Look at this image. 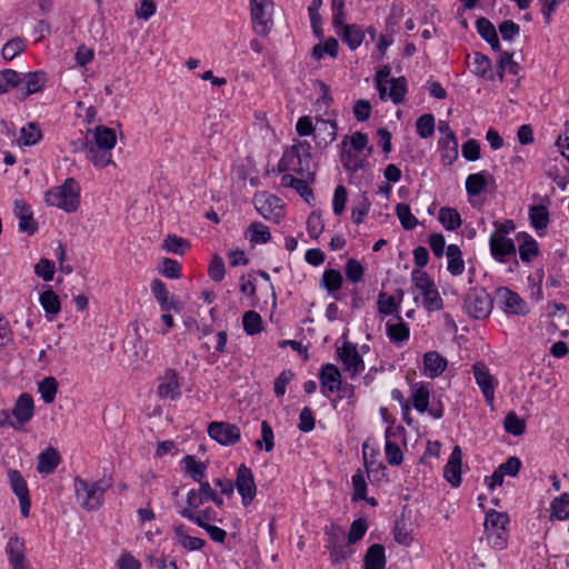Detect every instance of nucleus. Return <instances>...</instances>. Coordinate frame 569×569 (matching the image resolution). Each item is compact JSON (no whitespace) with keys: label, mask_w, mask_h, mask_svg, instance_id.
I'll return each instance as SVG.
<instances>
[{"label":"nucleus","mask_w":569,"mask_h":569,"mask_svg":"<svg viewBox=\"0 0 569 569\" xmlns=\"http://www.w3.org/2000/svg\"><path fill=\"white\" fill-rule=\"evenodd\" d=\"M311 144L308 141H299L283 152L278 162V171H292L312 182L315 172L311 171Z\"/></svg>","instance_id":"nucleus-1"},{"label":"nucleus","mask_w":569,"mask_h":569,"mask_svg":"<svg viewBox=\"0 0 569 569\" xmlns=\"http://www.w3.org/2000/svg\"><path fill=\"white\" fill-rule=\"evenodd\" d=\"M111 485V480L106 478L88 481L81 477H76L73 488L78 505L87 511L100 509L103 505L104 493Z\"/></svg>","instance_id":"nucleus-2"},{"label":"nucleus","mask_w":569,"mask_h":569,"mask_svg":"<svg viewBox=\"0 0 569 569\" xmlns=\"http://www.w3.org/2000/svg\"><path fill=\"white\" fill-rule=\"evenodd\" d=\"M46 202L56 206L66 212H73L80 203V186L73 178H67L64 182L46 193Z\"/></svg>","instance_id":"nucleus-3"},{"label":"nucleus","mask_w":569,"mask_h":569,"mask_svg":"<svg viewBox=\"0 0 569 569\" xmlns=\"http://www.w3.org/2000/svg\"><path fill=\"white\" fill-rule=\"evenodd\" d=\"M509 516L506 512L489 510L485 517V535L490 547L496 550H503L508 545Z\"/></svg>","instance_id":"nucleus-4"},{"label":"nucleus","mask_w":569,"mask_h":569,"mask_svg":"<svg viewBox=\"0 0 569 569\" xmlns=\"http://www.w3.org/2000/svg\"><path fill=\"white\" fill-rule=\"evenodd\" d=\"M492 307L493 301L483 288H470L463 300L465 312L477 320L489 317Z\"/></svg>","instance_id":"nucleus-5"},{"label":"nucleus","mask_w":569,"mask_h":569,"mask_svg":"<svg viewBox=\"0 0 569 569\" xmlns=\"http://www.w3.org/2000/svg\"><path fill=\"white\" fill-rule=\"evenodd\" d=\"M272 0H250L253 30L259 36H267L272 28Z\"/></svg>","instance_id":"nucleus-6"},{"label":"nucleus","mask_w":569,"mask_h":569,"mask_svg":"<svg viewBox=\"0 0 569 569\" xmlns=\"http://www.w3.org/2000/svg\"><path fill=\"white\" fill-rule=\"evenodd\" d=\"M472 373L476 383L481 390L486 403L490 407L493 406L495 390L498 386V380L490 373L488 366L482 361H477L472 366Z\"/></svg>","instance_id":"nucleus-7"},{"label":"nucleus","mask_w":569,"mask_h":569,"mask_svg":"<svg viewBox=\"0 0 569 569\" xmlns=\"http://www.w3.org/2000/svg\"><path fill=\"white\" fill-rule=\"evenodd\" d=\"M234 488L241 497V502L248 507L256 498L257 485L252 470L244 463H241L237 469Z\"/></svg>","instance_id":"nucleus-8"},{"label":"nucleus","mask_w":569,"mask_h":569,"mask_svg":"<svg viewBox=\"0 0 569 569\" xmlns=\"http://www.w3.org/2000/svg\"><path fill=\"white\" fill-rule=\"evenodd\" d=\"M337 356L342 362L343 369L350 372L351 378H355L365 370V362L358 352L357 345L345 341L341 347L337 348Z\"/></svg>","instance_id":"nucleus-9"},{"label":"nucleus","mask_w":569,"mask_h":569,"mask_svg":"<svg viewBox=\"0 0 569 569\" xmlns=\"http://www.w3.org/2000/svg\"><path fill=\"white\" fill-rule=\"evenodd\" d=\"M497 299L501 309L508 315L526 316L529 312L527 302L507 287L497 289Z\"/></svg>","instance_id":"nucleus-10"},{"label":"nucleus","mask_w":569,"mask_h":569,"mask_svg":"<svg viewBox=\"0 0 569 569\" xmlns=\"http://www.w3.org/2000/svg\"><path fill=\"white\" fill-rule=\"evenodd\" d=\"M208 435L222 446L236 445L241 438L240 428L224 421H213L208 426Z\"/></svg>","instance_id":"nucleus-11"},{"label":"nucleus","mask_w":569,"mask_h":569,"mask_svg":"<svg viewBox=\"0 0 569 569\" xmlns=\"http://www.w3.org/2000/svg\"><path fill=\"white\" fill-rule=\"evenodd\" d=\"M490 253L500 263H506L509 258H516V244L511 238L498 233H491L489 238Z\"/></svg>","instance_id":"nucleus-12"},{"label":"nucleus","mask_w":569,"mask_h":569,"mask_svg":"<svg viewBox=\"0 0 569 569\" xmlns=\"http://www.w3.org/2000/svg\"><path fill=\"white\" fill-rule=\"evenodd\" d=\"M47 83L46 72L42 70L21 74V83L18 87L17 98L24 100L33 93L41 92Z\"/></svg>","instance_id":"nucleus-13"},{"label":"nucleus","mask_w":569,"mask_h":569,"mask_svg":"<svg viewBox=\"0 0 569 569\" xmlns=\"http://www.w3.org/2000/svg\"><path fill=\"white\" fill-rule=\"evenodd\" d=\"M8 478L12 491L19 499L21 515L27 518L31 508V500L27 482L21 473L16 469H10L8 471Z\"/></svg>","instance_id":"nucleus-14"},{"label":"nucleus","mask_w":569,"mask_h":569,"mask_svg":"<svg viewBox=\"0 0 569 569\" xmlns=\"http://www.w3.org/2000/svg\"><path fill=\"white\" fill-rule=\"evenodd\" d=\"M13 212L19 219V231L26 232L29 236L38 231V223L34 221L32 210L26 201L16 199L13 201Z\"/></svg>","instance_id":"nucleus-15"},{"label":"nucleus","mask_w":569,"mask_h":569,"mask_svg":"<svg viewBox=\"0 0 569 569\" xmlns=\"http://www.w3.org/2000/svg\"><path fill=\"white\" fill-rule=\"evenodd\" d=\"M157 393L161 399L176 400L181 396L178 373L173 369H167L160 378Z\"/></svg>","instance_id":"nucleus-16"},{"label":"nucleus","mask_w":569,"mask_h":569,"mask_svg":"<svg viewBox=\"0 0 569 569\" xmlns=\"http://www.w3.org/2000/svg\"><path fill=\"white\" fill-rule=\"evenodd\" d=\"M319 379L321 392L327 397L341 388V373L338 367L332 363H326L321 367Z\"/></svg>","instance_id":"nucleus-17"},{"label":"nucleus","mask_w":569,"mask_h":569,"mask_svg":"<svg viewBox=\"0 0 569 569\" xmlns=\"http://www.w3.org/2000/svg\"><path fill=\"white\" fill-rule=\"evenodd\" d=\"M24 540L18 536L9 538L6 546L8 561L12 569H27Z\"/></svg>","instance_id":"nucleus-18"},{"label":"nucleus","mask_w":569,"mask_h":569,"mask_svg":"<svg viewBox=\"0 0 569 569\" xmlns=\"http://www.w3.org/2000/svg\"><path fill=\"white\" fill-rule=\"evenodd\" d=\"M338 126L335 119H316L315 140L317 146L327 147L337 138Z\"/></svg>","instance_id":"nucleus-19"},{"label":"nucleus","mask_w":569,"mask_h":569,"mask_svg":"<svg viewBox=\"0 0 569 569\" xmlns=\"http://www.w3.org/2000/svg\"><path fill=\"white\" fill-rule=\"evenodd\" d=\"M461 461L462 451L459 446H456L443 468L446 480L455 488L461 485Z\"/></svg>","instance_id":"nucleus-20"},{"label":"nucleus","mask_w":569,"mask_h":569,"mask_svg":"<svg viewBox=\"0 0 569 569\" xmlns=\"http://www.w3.org/2000/svg\"><path fill=\"white\" fill-rule=\"evenodd\" d=\"M151 292L156 298L157 302L160 306V309L163 312H169L171 310L178 311V303L174 297H170L169 291L166 287V283L160 279H154L151 282Z\"/></svg>","instance_id":"nucleus-21"},{"label":"nucleus","mask_w":569,"mask_h":569,"mask_svg":"<svg viewBox=\"0 0 569 569\" xmlns=\"http://www.w3.org/2000/svg\"><path fill=\"white\" fill-rule=\"evenodd\" d=\"M12 415L21 426L30 421L34 415L32 396L27 392L21 393L12 409Z\"/></svg>","instance_id":"nucleus-22"},{"label":"nucleus","mask_w":569,"mask_h":569,"mask_svg":"<svg viewBox=\"0 0 569 569\" xmlns=\"http://www.w3.org/2000/svg\"><path fill=\"white\" fill-rule=\"evenodd\" d=\"M81 150L87 152V158L97 168H106L112 162V153L109 149L91 146V141H81Z\"/></svg>","instance_id":"nucleus-23"},{"label":"nucleus","mask_w":569,"mask_h":569,"mask_svg":"<svg viewBox=\"0 0 569 569\" xmlns=\"http://www.w3.org/2000/svg\"><path fill=\"white\" fill-rule=\"evenodd\" d=\"M337 34L340 37L341 41L348 46L351 51L357 50L365 40L366 31L363 28L356 23H349L343 27V29L339 30Z\"/></svg>","instance_id":"nucleus-24"},{"label":"nucleus","mask_w":569,"mask_h":569,"mask_svg":"<svg viewBox=\"0 0 569 569\" xmlns=\"http://www.w3.org/2000/svg\"><path fill=\"white\" fill-rule=\"evenodd\" d=\"M254 206L257 211L264 219L270 220L273 217L278 218L280 216V199L276 196H262L260 198H256Z\"/></svg>","instance_id":"nucleus-25"},{"label":"nucleus","mask_w":569,"mask_h":569,"mask_svg":"<svg viewBox=\"0 0 569 569\" xmlns=\"http://www.w3.org/2000/svg\"><path fill=\"white\" fill-rule=\"evenodd\" d=\"M39 302L44 310L46 318L49 321H52L61 310L60 298L49 286L46 287L43 292H41Z\"/></svg>","instance_id":"nucleus-26"},{"label":"nucleus","mask_w":569,"mask_h":569,"mask_svg":"<svg viewBox=\"0 0 569 569\" xmlns=\"http://www.w3.org/2000/svg\"><path fill=\"white\" fill-rule=\"evenodd\" d=\"M387 563L385 547L380 543L371 545L363 558L365 569H385Z\"/></svg>","instance_id":"nucleus-27"},{"label":"nucleus","mask_w":569,"mask_h":569,"mask_svg":"<svg viewBox=\"0 0 569 569\" xmlns=\"http://www.w3.org/2000/svg\"><path fill=\"white\" fill-rule=\"evenodd\" d=\"M447 359L437 351H428L423 355L425 372L430 378H437L447 368Z\"/></svg>","instance_id":"nucleus-28"},{"label":"nucleus","mask_w":569,"mask_h":569,"mask_svg":"<svg viewBox=\"0 0 569 569\" xmlns=\"http://www.w3.org/2000/svg\"><path fill=\"white\" fill-rule=\"evenodd\" d=\"M61 461L60 453L57 449L49 447L38 457L37 470L40 473H52Z\"/></svg>","instance_id":"nucleus-29"},{"label":"nucleus","mask_w":569,"mask_h":569,"mask_svg":"<svg viewBox=\"0 0 569 569\" xmlns=\"http://www.w3.org/2000/svg\"><path fill=\"white\" fill-rule=\"evenodd\" d=\"M517 239L521 241L519 244L520 259L526 263L531 262V260L539 254L538 242L532 236L526 232L518 233Z\"/></svg>","instance_id":"nucleus-30"},{"label":"nucleus","mask_w":569,"mask_h":569,"mask_svg":"<svg viewBox=\"0 0 569 569\" xmlns=\"http://www.w3.org/2000/svg\"><path fill=\"white\" fill-rule=\"evenodd\" d=\"M398 322L391 323L390 321L386 325L387 336L391 342L396 345H402L410 338L409 326L403 322L401 316L396 317Z\"/></svg>","instance_id":"nucleus-31"},{"label":"nucleus","mask_w":569,"mask_h":569,"mask_svg":"<svg viewBox=\"0 0 569 569\" xmlns=\"http://www.w3.org/2000/svg\"><path fill=\"white\" fill-rule=\"evenodd\" d=\"M357 152L358 151L348 149L347 147H341L340 161L343 168L351 173L358 172L367 164V159L359 157Z\"/></svg>","instance_id":"nucleus-32"},{"label":"nucleus","mask_w":569,"mask_h":569,"mask_svg":"<svg viewBox=\"0 0 569 569\" xmlns=\"http://www.w3.org/2000/svg\"><path fill=\"white\" fill-rule=\"evenodd\" d=\"M366 448H367V445H363L362 450H363L365 468H366L369 481L372 485H375V483L378 485L382 481H387L388 479H387L386 466L380 462L378 463L375 460H369L367 458Z\"/></svg>","instance_id":"nucleus-33"},{"label":"nucleus","mask_w":569,"mask_h":569,"mask_svg":"<svg viewBox=\"0 0 569 569\" xmlns=\"http://www.w3.org/2000/svg\"><path fill=\"white\" fill-rule=\"evenodd\" d=\"M488 178L492 179L488 171H480L469 174L466 179L467 193L471 197L479 196L487 188Z\"/></svg>","instance_id":"nucleus-34"},{"label":"nucleus","mask_w":569,"mask_h":569,"mask_svg":"<svg viewBox=\"0 0 569 569\" xmlns=\"http://www.w3.org/2000/svg\"><path fill=\"white\" fill-rule=\"evenodd\" d=\"M180 515L202 529L203 526H210L209 521L218 520L217 512L211 507L201 510L199 513H194L189 508H184L180 511Z\"/></svg>","instance_id":"nucleus-35"},{"label":"nucleus","mask_w":569,"mask_h":569,"mask_svg":"<svg viewBox=\"0 0 569 569\" xmlns=\"http://www.w3.org/2000/svg\"><path fill=\"white\" fill-rule=\"evenodd\" d=\"M246 238H248L252 244H262L271 239V233L266 224L254 221L247 228Z\"/></svg>","instance_id":"nucleus-36"},{"label":"nucleus","mask_w":569,"mask_h":569,"mask_svg":"<svg viewBox=\"0 0 569 569\" xmlns=\"http://www.w3.org/2000/svg\"><path fill=\"white\" fill-rule=\"evenodd\" d=\"M448 258V271L452 276H460L465 270V261L462 259V252L457 244H449L446 250Z\"/></svg>","instance_id":"nucleus-37"},{"label":"nucleus","mask_w":569,"mask_h":569,"mask_svg":"<svg viewBox=\"0 0 569 569\" xmlns=\"http://www.w3.org/2000/svg\"><path fill=\"white\" fill-rule=\"evenodd\" d=\"M438 220L443 226V228L449 231H455L459 229L462 224L460 213L458 212L457 209L451 207L440 208Z\"/></svg>","instance_id":"nucleus-38"},{"label":"nucleus","mask_w":569,"mask_h":569,"mask_svg":"<svg viewBox=\"0 0 569 569\" xmlns=\"http://www.w3.org/2000/svg\"><path fill=\"white\" fill-rule=\"evenodd\" d=\"M531 226L537 230H545L549 224V210L545 204H535L529 208Z\"/></svg>","instance_id":"nucleus-39"},{"label":"nucleus","mask_w":569,"mask_h":569,"mask_svg":"<svg viewBox=\"0 0 569 569\" xmlns=\"http://www.w3.org/2000/svg\"><path fill=\"white\" fill-rule=\"evenodd\" d=\"M117 137L114 130L99 126L94 130V141H91V146L112 150L116 146Z\"/></svg>","instance_id":"nucleus-40"},{"label":"nucleus","mask_w":569,"mask_h":569,"mask_svg":"<svg viewBox=\"0 0 569 569\" xmlns=\"http://www.w3.org/2000/svg\"><path fill=\"white\" fill-rule=\"evenodd\" d=\"M472 72L483 79H493V74L491 71V60L488 56L481 53V52H475L473 53V61H472Z\"/></svg>","instance_id":"nucleus-41"},{"label":"nucleus","mask_w":569,"mask_h":569,"mask_svg":"<svg viewBox=\"0 0 569 569\" xmlns=\"http://www.w3.org/2000/svg\"><path fill=\"white\" fill-rule=\"evenodd\" d=\"M343 277L337 269H326L322 273L320 286L329 293H335L341 289Z\"/></svg>","instance_id":"nucleus-42"},{"label":"nucleus","mask_w":569,"mask_h":569,"mask_svg":"<svg viewBox=\"0 0 569 569\" xmlns=\"http://www.w3.org/2000/svg\"><path fill=\"white\" fill-rule=\"evenodd\" d=\"M550 519L566 520L569 518V493L563 492L555 498L550 505Z\"/></svg>","instance_id":"nucleus-43"},{"label":"nucleus","mask_w":569,"mask_h":569,"mask_svg":"<svg viewBox=\"0 0 569 569\" xmlns=\"http://www.w3.org/2000/svg\"><path fill=\"white\" fill-rule=\"evenodd\" d=\"M439 150L443 164L450 166L458 158V140L457 139H439Z\"/></svg>","instance_id":"nucleus-44"},{"label":"nucleus","mask_w":569,"mask_h":569,"mask_svg":"<svg viewBox=\"0 0 569 569\" xmlns=\"http://www.w3.org/2000/svg\"><path fill=\"white\" fill-rule=\"evenodd\" d=\"M38 391L44 403L50 405L56 400L58 381L54 377H46L38 383Z\"/></svg>","instance_id":"nucleus-45"},{"label":"nucleus","mask_w":569,"mask_h":569,"mask_svg":"<svg viewBox=\"0 0 569 569\" xmlns=\"http://www.w3.org/2000/svg\"><path fill=\"white\" fill-rule=\"evenodd\" d=\"M377 306L379 313L382 316H400L399 301H397L396 297L393 296H389L386 292H380L378 295Z\"/></svg>","instance_id":"nucleus-46"},{"label":"nucleus","mask_w":569,"mask_h":569,"mask_svg":"<svg viewBox=\"0 0 569 569\" xmlns=\"http://www.w3.org/2000/svg\"><path fill=\"white\" fill-rule=\"evenodd\" d=\"M395 211L405 230H413L418 226L419 221L412 214L408 203L400 202L396 204Z\"/></svg>","instance_id":"nucleus-47"},{"label":"nucleus","mask_w":569,"mask_h":569,"mask_svg":"<svg viewBox=\"0 0 569 569\" xmlns=\"http://www.w3.org/2000/svg\"><path fill=\"white\" fill-rule=\"evenodd\" d=\"M21 83V73L13 69L0 71V94L18 88Z\"/></svg>","instance_id":"nucleus-48"},{"label":"nucleus","mask_w":569,"mask_h":569,"mask_svg":"<svg viewBox=\"0 0 569 569\" xmlns=\"http://www.w3.org/2000/svg\"><path fill=\"white\" fill-rule=\"evenodd\" d=\"M430 402V389L426 383L419 385L412 393V405L419 412H426Z\"/></svg>","instance_id":"nucleus-49"},{"label":"nucleus","mask_w":569,"mask_h":569,"mask_svg":"<svg viewBox=\"0 0 569 569\" xmlns=\"http://www.w3.org/2000/svg\"><path fill=\"white\" fill-rule=\"evenodd\" d=\"M242 326L243 330L249 336H254L262 331V318L261 316L253 311H247L242 316Z\"/></svg>","instance_id":"nucleus-50"},{"label":"nucleus","mask_w":569,"mask_h":569,"mask_svg":"<svg viewBox=\"0 0 569 569\" xmlns=\"http://www.w3.org/2000/svg\"><path fill=\"white\" fill-rule=\"evenodd\" d=\"M338 40L333 37H329L323 43H318L312 48V58L320 60L323 58L325 53L331 58H336L338 56Z\"/></svg>","instance_id":"nucleus-51"},{"label":"nucleus","mask_w":569,"mask_h":569,"mask_svg":"<svg viewBox=\"0 0 569 569\" xmlns=\"http://www.w3.org/2000/svg\"><path fill=\"white\" fill-rule=\"evenodd\" d=\"M186 472L192 478V480L200 482L206 477V465L197 459L193 456L187 455L183 458Z\"/></svg>","instance_id":"nucleus-52"},{"label":"nucleus","mask_w":569,"mask_h":569,"mask_svg":"<svg viewBox=\"0 0 569 569\" xmlns=\"http://www.w3.org/2000/svg\"><path fill=\"white\" fill-rule=\"evenodd\" d=\"M389 97L395 104H399L405 100L407 93V80L405 77L391 78L389 80Z\"/></svg>","instance_id":"nucleus-53"},{"label":"nucleus","mask_w":569,"mask_h":569,"mask_svg":"<svg viewBox=\"0 0 569 569\" xmlns=\"http://www.w3.org/2000/svg\"><path fill=\"white\" fill-rule=\"evenodd\" d=\"M27 40L21 37H16L9 40L2 48V57L10 61L26 50Z\"/></svg>","instance_id":"nucleus-54"},{"label":"nucleus","mask_w":569,"mask_h":569,"mask_svg":"<svg viewBox=\"0 0 569 569\" xmlns=\"http://www.w3.org/2000/svg\"><path fill=\"white\" fill-rule=\"evenodd\" d=\"M505 430L512 436H521L526 431V423L516 412L510 411L503 419Z\"/></svg>","instance_id":"nucleus-55"},{"label":"nucleus","mask_w":569,"mask_h":569,"mask_svg":"<svg viewBox=\"0 0 569 569\" xmlns=\"http://www.w3.org/2000/svg\"><path fill=\"white\" fill-rule=\"evenodd\" d=\"M421 295L422 305L428 311H438L443 308V301L437 287L425 290Z\"/></svg>","instance_id":"nucleus-56"},{"label":"nucleus","mask_w":569,"mask_h":569,"mask_svg":"<svg viewBox=\"0 0 569 569\" xmlns=\"http://www.w3.org/2000/svg\"><path fill=\"white\" fill-rule=\"evenodd\" d=\"M368 136L361 131H357L352 136H345L340 147H347L348 149L360 152L368 147Z\"/></svg>","instance_id":"nucleus-57"},{"label":"nucleus","mask_w":569,"mask_h":569,"mask_svg":"<svg viewBox=\"0 0 569 569\" xmlns=\"http://www.w3.org/2000/svg\"><path fill=\"white\" fill-rule=\"evenodd\" d=\"M363 266L356 259L349 258L345 264V274L347 279L352 283H358L362 281L365 276Z\"/></svg>","instance_id":"nucleus-58"},{"label":"nucleus","mask_w":569,"mask_h":569,"mask_svg":"<svg viewBox=\"0 0 569 569\" xmlns=\"http://www.w3.org/2000/svg\"><path fill=\"white\" fill-rule=\"evenodd\" d=\"M417 133L420 138L427 139L435 133V117L431 113H423L416 122Z\"/></svg>","instance_id":"nucleus-59"},{"label":"nucleus","mask_w":569,"mask_h":569,"mask_svg":"<svg viewBox=\"0 0 569 569\" xmlns=\"http://www.w3.org/2000/svg\"><path fill=\"white\" fill-rule=\"evenodd\" d=\"M393 536L395 541L399 545L410 546V543L412 542L411 530L409 529L403 518H399L396 520Z\"/></svg>","instance_id":"nucleus-60"},{"label":"nucleus","mask_w":569,"mask_h":569,"mask_svg":"<svg viewBox=\"0 0 569 569\" xmlns=\"http://www.w3.org/2000/svg\"><path fill=\"white\" fill-rule=\"evenodd\" d=\"M20 133V140L24 146H33L42 138L40 128L33 122L22 127Z\"/></svg>","instance_id":"nucleus-61"},{"label":"nucleus","mask_w":569,"mask_h":569,"mask_svg":"<svg viewBox=\"0 0 569 569\" xmlns=\"http://www.w3.org/2000/svg\"><path fill=\"white\" fill-rule=\"evenodd\" d=\"M346 2L345 0H332L331 10H332V26L336 30V33L339 30L346 27V11H345Z\"/></svg>","instance_id":"nucleus-62"},{"label":"nucleus","mask_w":569,"mask_h":569,"mask_svg":"<svg viewBox=\"0 0 569 569\" xmlns=\"http://www.w3.org/2000/svg\"><path fill=\"white\" fill-rule=\"evenodd\" d=\"M273 430L268 421L263 420L261 422V439L256 441V447L259 449H264L266 452H270L274 448L273 441Z\"/></svg>","instance_id":"nucleus-63"},{"label":"nucleus","mask_w":569,"mask_h":569,"mask_svg":"<svg viewBox=\"0 0 569 569\" xmlns=\"http://www.w3.org/2000/svg\"><path fill=\"white\" fill-rule=\"evenodd\" d=\"M147 561L151 569H177L176 561L163 555H150Z\"/></svg>","instance_id":"nucleus-64"}]
</instances>
